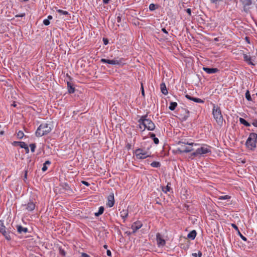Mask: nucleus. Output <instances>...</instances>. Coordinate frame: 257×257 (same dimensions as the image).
Returning a JSON list of instances; mask_svg holds the SVG:
<instances>
[{
    "label": "nucleus",
    "instance_id": "a19ab883",
    "mask_svg": "<svg viewBox=\"0 0 257 257\" xmlns=\"http://www.w3.org/2000/svg\"><path fill=\"white\" fill-rule=\"evenodd\" d=\"M141 92H142V95L143 96H145V92H144V87H143L142 83L141 84Z\"/></svg>",
    "mask_w": 257,
    "mask_h": 257
},
{
    "label": "nucleus",
    "instance_id": "f704fd0d",
    "mask_svg": "<svg viewBox=\"0 0 257 257\" xmlns=\"http://www.w3.org/2000/svg\"><path fill=\"white\" fill-rule=\"evenodd\" d=\"M24 136V134L22 131H20L17 134V137L19 139H22Z\"/></svg>",
    "mask_w": 257,
    "mask_h": 257
},
{
    "label": "nucleus",
    "instance_id": "37998d69",
    "mask_svg": "<svg viewBox=\"0 0 257 257\" xmlns=\"http://www.w3.org/2000/svg\"><path fill=\"white\" fill-rule=\"evenodd\" d=\"M153 140L155 144H158L159 142V139L157 138H154Z\"/></svg>",
    "mask_w": 257,
    "mask_h": 257
},
{
    "label": "nucleus",
    "instance_id": "c9c22d12",
    "mask_svg": "<svg viewBox=\"0 0 257 257\" xmlns=\"http://www.w3.org/2000/svg\"><path fill=\"white\" fill-rule=\"evenodd\" d=\"M149 9L150 11H154L156 9V6L154 4H151L149 6Z\"/></svg>",
    "mask_w": 257,
    "mask_h": 257
},
{
    "label": "nucleus",
    "instance_id": "774afa93",
    "mask_svg": "<svg viewBox=\"0 0 257 257\" xmlns=\"http://www.w3.org/2000/svg\"><path fill=\"white\" fill-rule=\"evenodd\" d=\"M256 95H257V93H256Z\"/></svg>",
    "mask_w": 257,
    "mask_h": 257
},
{
    "label": "nucleus",
    "instance_id": "f3484780",
    "mask_svg": "<svg viewBox=\"0 0 257 257\" xmlns=\"http://www.w3.org/2000/svg\"><path fill=\"white\" fill-rule=\"evenodd\" d=\"M17 231L20 233H26L28 232L27 228L24 227L21 225L17 226Z\"/></svg>",
    "mask_w": 257,
    "mask_h": 257
},
{
    "label": "nucleus",
    "instance_id": "cd10ccee",
    "mask_svg": "<svg viewBox=\"0 0 257 257\" xmlns=\"http://www.w3.org/2000/svg\"><path fill=\"white\" fill-rule=\"evenodd\" d=\"M50 164V162L49 161H47L45 162V163L43 164V166L42 167V171H45L47 170V165Z\"/></svg>",
    "mask_w": 257,
    "mask_h": 257
},
{
    "label": "nucleus",
    "instance_id": "9d476101",
    "mask_svg": "<svg viewBox=\"0 0 257 257\" xmlns=\"http://www.w3.org/2000/svg\"><path fill=\"white\" fill-rule=\"evenodd\" d=\"M0 232L2 233L7 240H10L11 239L10 233L12 232V231L10 227L7 228L6 229Z\"/></svg>",
    "mask_w": 257,
    "mask_h": 257
},
{
    "label": "nucleus",
    "instance_id": "e433bc0d",
    "mask_svg": "<svg viewBox=\"0 0 257 257\" xmlns=\"http://www.w3.org/2000/svg\"><path fill=\"white\" fill-rule=\"evenodd\" d=\"M192 256L193 257H201L202 256V253L200 251H198V253H193Z\"/></svg>",
    "mask_w": 257,
    "mask_h": 257
},
{
    "label": "nucleus",
    "instance_id": "a211bd4d",
    "mask_svg": "<svg viewBox=\"0 0 257 257\" xmlns=\"http://www.w3.org/2000/svg\"><path fill=\"white\" fill-rule=\"evenodd\" d=\"M160 88L161 92L163 94L165 95H167L168 94V90L167 89L166 85L164 83H162L161 84Z\"/></svg>",
    "mask_w": 257,
    "mask_h": 257
},
{
    "label": "nucleus",
    "instance_id": "864d4df0",
    "mask_svg": "<svg viewBox=\"0 0 257 257\" xmlns=\"http://www.w3.org/2000/svg\"><path fill=\"white\" fill-rule=\"evenodd\" d=\"M25 149L26 150V153H28L29 152V148H28V146H26V148H25Z\"/></svg>",
    "mask_w": 257,
    "mask_h": 257
},
{
    "label": "nucleus",
    "instance_id": "20e7f679",
    "mask_svg": "<svg viewBox=\"0 0 257 257\" xmlns=\"http://www.w3.org/2000/svg\"><path fill=\"white\" fill-rule=\"evenodd\" d=\"M179 145V147L178 148V151L181 153H188L193 150L194 149L193 148V146H197V144H194L193 143H187L185 142H179L178 143Z\"/></svg>",
    "mask_w": 257,
    "mask_h": 257
},
{
    "label": "nucleus",
    "instance_id": "c03bdc74",
    "mask_svg": "<svg viewBox=\"0 0 257 257\" xmlns=\"http://www.w3.org/2000/svg\"><path fill=\"white\" fill-rule=\"evenodd\" d=\"M231 225H232V227H233V228H234L236 230H237V231H239V230H238V228L237 226L235 224H231Z\"/></svg>",
    "mask_w": 257,
    "mask_h": 257
},
{
    "label": "nucleus",
    "instance_id": "a18cd8bd",
    "mask_svg": "<svg viewBox=\"0 0 257 257\" xmlns=\"http://www.w3.org/2000/svg\"><path fill=\"white\" fill-rule=\"evenodd\" d=\"M81 257H90L87 254L85 253H82Z\"/></svg>",
    "mask_w": 257,
    "mask_h": 257
},
{
    "label": "nucleus",
    "instance_id": "09e8293b",
    "mask_svg": "<svg viewBox=\"0 0 257 257\" xmlns=\"http://www.w3.org/2000/svg\"><path fill=\"white\" fill-rule=\"evenodd\" d=\"M60 252L63 255H65V252L64 250L63 249H60Z\"/></svg>",
    "mask_w": 257,
    "mask_h": 257
},
{
    "label": "nucleus",
    "instance_id": "5fc2aeb1",
    "mask_svg": "<svg viewBox=\"0 0 257 257\" xmlns=\"http://www.w3.org/2000/svg\"><path fill=\"white\" fill-rule=\"evenodd\" d=\"M211 2L212 3H217V2H219L220 1V0H210Z\"/></svg>",
    "mask_w": 257,
    "mask_h": 257
},
{
    "label": "nucleus",
    "instance_id": "69168bd1",
    "mask_svg": "<svg viewBox=\"0 0 257 257\" xmlns=\"http://www.w3.org/2000/svg\"><path fill=\"white\" fill-rule=\"evenodd\" d=\"M4 131H1V132H0V134H1V135H3L4 134Z\"/></svg>",
    "mask_w": 257,
    "mask_h": 257
},
{
    "label": "nucleus",
    "instance_id": "b1692460",
    "mask_svg": "<svg viewBox=\"0 0 257 257\" xmlns=\"http://www.w3.org/2000/svg\"><path fill=\"white\" fill-rule=\"evenodd\" d=\"M68 92L70 93H73L74 92V88L71 85V83L67 82Z\"/></svg>",
    "mask_w": 257,
    "mask_h": 257
},
{
    "label": "nucleus",
    "instance_id": "6ab92c4d",
    "mask_svg": "<svg viewBox=\"0 0 257 257\" xmlns=\"http://www.w3.org/2000/svg\"><path fill=\"white\" fill-rule=\"evenodd\" d=\"M26 206V209H27L28 211H32L35 208V204L33 202H29L27 205H25Z\"/></svg>",
    "mask_w": 257,
    "mask_h": 257
},
{
    "label": "nucleus",
    "instance_id": "a878e982",
    "mask_svg": "<svg viewBox=\"0 0 257 257\" xmlns=\"http://www.w3.org/2000/svg\"><path fill=\"white\" fill-rule=\"evenodd\" d=\"M104 211V208L102 206H101L99 208L98 211L97 212L95 213V216H98L99 215H101L103 213Z\"/></svg>",
    "mask_w": 257,
    "mask_h": 257
},
{
    "label": "nucleus",
    "instance_id": "13d9d810",
    "mask_svg": "<svg viewBox=\"0 0 257 257\" xmlns=\"http://www.w3.org/2000/svg\"><path fill=\"white\" fill-rule=\"evenodd\" d=\"M109 1V0H103V2L105 4L108 3Z\"/></svg>",
    "mask_w": 257,
    "mask_h": 257
},
{
    "label": "nucleus",
    "instance_id": "7ed1b4c3",
    "mask_svg": "<svg viewBox=\"0 0 257 257\" xmlns=\"http://www.w3.org/2000/svg\"><path fill=\"white\" fill-rule=\"evenodd\" d=\"M210 147L206 145H203L200 147L198 148L195 152L192 153L191 157H195L199 156H204L207 154L211 153Z\"/></svg>",
    "mask_w": 257,
    "mask_h": 257
},
{
    "label": "nucleus",
    "instance_id": "680f3d73",
    "mask_svg": "<svg viewBox=\"0 0 257 257\" xmlns=\"http://www.w3.org/2000/svg\"><path fill=\"white\" fill-rule=\"evenodd\" d=\"M48 19V20H49L52 19V16H49L48 17V19Z\"/></svg>",
    "mask_w": 257,
    "mask_h": 257
},
{
    "label": "nucleus",
    "instance_id": "bb28decb",
    "mask_svg": "<svg viewBox=\"0 0 257 257\" xmlns=\"http://www.w3.org/2000/svg\"><path fill=\"white\" fill-rule=\"evenodd\" d=\"M230 198V196L228 195L220 196L218 197L219 200H228Z\"/></svg>",
    "mask_w": 257,
    "mask_h": 257
},
{
    "label": "nucleus",
    "instance_id": "de8ad7c7",
    "mask_svg": "<svg viewBox=\"0 0 257 257\" xmlns=\"http://www.w3.org/2000/svg\"><path fill=\"white\" fill-rule=\"evenodd\" d=\"M81 182L82 184H84L85 185H86L87 186H88L89 185V183L86 181H82Z\"/></svg>",
    "mask_w": 257,
    "mask_h": 257
},
{
    "label": "nucleus",
    "instance_id": "6e6d98bb",
    "mask_svg": "<svg viewBox=\"0 0 257 257\" xmlns=\"http://www.w3.org/2000/svg\"><path fill=\"white\" fill-rule=\"evenodd\" d=\"M162 31L164 33H166V34H168V32L166 31V30L165 28H163V29H162Z\"/></svg>",
    "mask_w": 257,
    "mask_h": 257
},
{
    "label": "nucleus",
    "instance_id": "4c0bfd02",
    "mask_svg": "<svg viewBox=\"0 0 257 257\" xmlns=\"http://www.w3.org/2000/svg\"><path fill=\"white\" fill-rule=\"evenodd\" d=\"M30 147L31 148V150L32 152H34L35 149L36 148V145L35 144H31L30 145Z\"/></svg>",
    "mask_w": 257,
    "mask_h": 257
},
{
    "label": "nucleus",
    "instance_id": "ea45409f",
    "mask_svg": "<svg viewBox=\"0 0 257 257\" xmlns=\"http://www.w3.org/2000/svg\"><path fill=\"white\" fill-rule=\"evenodd\" d=\"M238 234L239 235V236H240V237L242 238V240H244V241H246V238L245 237H244V236H243L241 233L239 231H238Z\"/></svg>",
    "mask_w": 257,
    "mask_h": 257
},
{
    "label": "nucleus",
    "instance_id": "2eb2a0df",
    "mask_svg": "<svg viewBox=\"0 0 257 257\" xmlns=\"http://www.w3.org/2000/svg\"><path fill=\"white\" fill-rule=\"evenodd\" d=\"M185 97L189 99V100H192L195 102H197V103H204V101L200 98H195V97H191V96L188 95V94H186L185 95Z\"/></svg>",
    "mask_w": 257,
    "mask_h": 257
},
{
    "label": "nucleus",
    "instance_id": "4468645a",
    "mask_svg": "<svg viewBox=\"0 0 257 257\" xmlns=\"http://www.w3.org/2000/svg\"><path fill=\"white\" fill-rule=\"evenodd\" d=\"M203 70L208 74L215 73L218 71V69L216 68L203 67Z\"/></svg>",
    "mask_w": 257,
    "mask_h": 257
},
{
    "label": "nucleus",
    "instance_id": "ddd939ff",
    "mask_svg": "<svg viewBox=\"0 0 257 257\" xmlns=\"http://www.w3.org/2000/svg\"><path fill=\"white\" fill-rule=\"evenodd\" d=\"M156 239L159 246H164L165 244V240L163 238L162 235L159 233L156 235Z\"/></svg>",
    "mask_w": 257,
    "mask_h": 257
},
{
    "label": "nucleus",
    "instance_id": "1a4fd4ad",
    "mask_svg": "<svg viewBox=\"0 0 257 257\" xmlns=\"http://www.w3.org/2000/svg\"><path fill=\"white\" fill-rule=\"evenodd\" d=\"M179 115L180 119H181L182 121H185L189 116V111L187 109L182 108L180 110V113Z\"/></svg>",
    "mask_w": 257,
    "mask_h": 257
},
{
    "label": "nucleus",
    "instance_id": "79ce46f5",
    "mask_svg": "<svg viewBox=\"0 0 257 257\" xmlns=\"http://www.w3.org/2000/svg\"><path fill=\"white\" fill-rule=\"evenodd\" d=\"M252 124L253 126L257 127V119H254L252 122Z\"/></svg>",
    "mask_w": 257,
    "mask_h": 257
},
{
    "label": "nucleus",
    "instance_id": "49530a36",
    "mask_svg": "<svg viewBox=\"0 0 257 257\" xmlns=\"http://www.w3.org/2000/svg\"><path fill=\"white\" fill-rule=\"evenodd\" d=\"M186 12L189 16L191 15V10L190 9H187Z\"/></svg>",
    "mask_w": 257,
    "mask_h": 257
},
{
    "label": "nucleus",
    "instance_id": "39448f33",
    "mask_svg": "<svg viewBox=\"0 0 257 257\" xmlns=\"http://www.w3.org/2000/svg\"><path fill=\"white\" fill-rule=\"evenodd\" d=\"M212 113L217 123L221 125L223 123V118L220 109L218 106L214 105L213 107Z\"/></svg>",
    "mask_w": 257,
    "mask_h": 257
},
{
    "label": "nucleus",
    "instance_id": "052dcab7",
    "mask_svg": "<svg viewBox=\"0 0 257 257\" xmlns=\"http://www.w3.org/2000/svg\"><path fill=\"white\" fill-rule=\"evenodd\" d=\"M25 15V14H21V15H20L17 16V17H24Z\"/></svg>",
    "mask_w": 257,
    "mask_h": 257
},
{
    "label": "nucleus",
    "instance_id": "5701e85b",
    "mask_svg": "<svg viewBox=\"0 0 257 257\" xmlns=\"http://www.w3.org/2000/svg\"><path fill=\"white\" fill-rule=\"evenodd\" d=\"M177 106V103L176 102H171L170 103V106H169V108L171 110H174L176 106Z\"/></svg>",
    "mask_w": 257,
    "mask_h": 257
},
{
    "label": "nucleus",
    "instance_id": "338daca9",
    "mask_svg": "<svg viewBox=\"0 0 257 257\" xmlns=\"http://www.w3.org/2000/svg\"><path fill=\"white\" fill-rule=\"evenodd\" d=\"M103 247H104L105 248H107V245H104Z\"/></svg>",
    "mask_w": 257,
    "mask_h": 257
},
{
    "label": "nucleus",
    "instance_id": "2f4dec72",
    "mask_svg": "<svg viewBox=\"0 0 257 257\" xmlns=\"http://www.w3.org/2000/svg\"><path fill=\"white\" fill-rule=\"evenodd\" d=\"M57 12L60 14V15H67L68 14V12L65 11H63L62 10H57Z\"/></svg>",
    "mask_w": 257,
    "mask_h": 257
},
{
    "label": "nucleus",
    "instance_id": "0e129e2a",
    "mask_svg": "<svg viewBox=\"0 0 257 257\" xmlns=\"http://www.w3.org/2000/svg\"><path fill=\"white\" fill-rule=\"evenodd\" d=\"M17 142H14V144L15 145H19V144L18 143H17Z\"/></svg>",
    "mask_w": 257,
    "mask_h": 257
},
{
    "label": "nucleus",
    "instance_id": "3c124183",
    "mask_svg": "<svg viewBox=\"0 0 257 257\" xmlns=\"http://www.w3.org/2000/svg\"><path fill=\"white\" fill-rule=\"evenodd\" d=\"M104 44L107 45L108 44V40L106 39H103Z\"/></svg>",
    "mask_w": 257,
    "mask_h": 257
},
{
    "label": "nucleus",
    "instance_id": "4be33fe9",
    "mask_svg": "<svg viewBox=\"0 0 257 257\" xmlns=\"http://www.w3.org/2000/svg\"><path fill=\"white\" fill-rule=\"evenodd\" d=\"M244 7L248 6L251 4V0H240Z\"/></svg>",
    "mask_w": 257,
    "mask_h": 257
},
{
    "label": "nucleus",
    "instance_id": "f257e3e1",
    "mask_svg": "<svg viewBox=\"0 0 257 257\" xmlns=\"http://www.w3.org/2000/svg\"><path fill=\"white\" fill-rule=\"evenodd\" d=\"M139 122L140 128H142L143 127L144 130L147 128L149 131H153L155 128V124L151 120L147 118V116H142Z\"/></svg>",
    "mask_w": 257,
    "mask_h": 257
},
{
    "label": "nucleus",
    "instance_id": "473e14b6",
    "mask_svg": "<svg viewBox=\"0 0 257 257\" xmlns=\"http://www.w3.org/2000/svg\"><path fill=\"white\" fill-rule=\"evenodd\" d=\"M17 143L19 144V146L22 148H26V146H27V144L23 142H17Z\"/></svg>",
    "mask_w": 257,
    "mask_h": 257
},
{
    "label": "nucleus",
    "instance_id": "72a5a7b5",
    "mask_svg": "<svg viewBox=\"0 0 257 257\" xmlns=\"http://www.w3.org/2000/svg\"><path fill=\"white\" fill-rule=\"evenodd\" d=\"M245 97L247 100H248V101L251 100V96H250L249 92L248 90L245 93Z\"/></svg>",
    "mask_w": 257,
    "mask_h": 257
},
{
    "label": "nucleus",
    "instance_id": "423d86ee",
    "mask_svg": "<svg viewBox=\"0 0 257 257\" xmlns=\"http://www.w3.org/2000/svg\"><path fill=\"white\" fill-rule=\"evenodd\" d=\"M257 135L255 133H251L246 142V147L250 150L256 147V140Z\"/></svg>",
    "mask_w": 257,
    "mask_h": 257
},
{
    "label": "nucleus",
    "instance_id": "0eeeda50",
    "mask_svg": "<svg viewBox=\"0 0 257 257\" xmlns=\"http://www.w3.org/2000/svg\"><path fill=\"white\" fill-rule=\"evenodd\" d=\"M135 153L138 159H144L150 156V154L148 151L142 149H137Z\"/></svg>",
    "mask_w": 257,
    "mask_h": 257
},
{
    "label": "nucleus",
    "instance_id": "58836bf2",
    "mask_svg": "<svg viewBox=\"0 0 257 257\" xmlns=\"http://www.w3.org/2000/svg\"><path fill=\"white\" fill-rule=\"evenodd\" d=\"M43 24L45 25V26H48L49 24H50V21L48 19H45L43 21Z\"/></svg>",
    "mask_w": 257,
    "mask_h": 257
},
{
    "label": "nucleus",
    "instance_id": "c85d7f7f",
    "mask_svg": "<svg viewBox=\"0 0 257 257\" xmlns=\"http://www.w3.org/2000/svg\"><path fill=\"white\" fill-rule=\"evenodd\" d=\"M6 227L4 225V221L3 220H0V232L6 229Z\"/></svg>",
    "mask_w": 257,
    "mask_h": 257
},
{
    "label": "nucleus",
    "instance_id": "f03ea898",
    "mask_svg": "<svg viewBox=\"0 0 257 257\" xmlns=\"http://www.w3.org/2000/svg\"><path fill=\"white\" fill-rule=\"evenodd\" d=\"M52 130L50 124L42 123L37 128L36 132V135L38 137H40L47 135Z\"/></svg>",
    "mask_w": 257,
    "mask_h": 257
},
{
    "label": "nucleus",
    "instance_id": "4d7b16f0",
    "mask_svg": "<svg viewBox=\"0 0 257 257\" xmlns=\"http://www.w3.org/2000/svg\"><path fill=\"white\" fill-rule=\"evenodd\" d=\"M245 40L247 42V43H248V44L250 43L249 38L248 37H245Z\"/></svg>",
    "mask_w": 257,
    "mask_h": 257
},
{
    "label": "nucleus",
    "instance_id": "aec40b11",
    "mask_svg": "<svg viewBox=\"0 0 257 257\" xmlns=\"http://www.w3.org/2000/svg\"><path fill=\"white\" fill-rule=\"evenodd\" d=\"M196 235V232L195 230H193L191 231L190 233H188L187 237L188 238L193 240Z\"/></svg>",
    "mask_w": 257,
    "mask_h": 257
},
{
    "label": "nucleus",
    "instance_id": "393cba45",
    "mask_svg": "<svg viewBox=\"0 0 257 257\" xmlns=\"http://www.w3.org/2000/svg\"><path fill=\"white\" fill-rule=\"evenodd\" d=\"M239 122L241 123L244 124L246 126H249L250 125V123H248L247 121H246L243 118H239Z\"/></svg>",
    "mask_w": 257,
    "mask_h": 257
},
{
    "label": "nucleus",
    "instance_id": "e2e57ef3",
    "mask_svg": "<svg viewBox=\"0 0 257 257\" xmlns=\"http://www.w3.org/2000/svg\"><path fill=\"white\" fill-rule=\"evenodd\" d=\"M27 172L26 171L25 176H24V179H27Z\"/></svg>",
    "mask_w": 257,
    "mask_h": 257
},
{
    "label": "nucleus",
    "instance_id": "bf43d9fd",
    "mask_svg": "<svg viewBox=\"0 0 257 257\" xmlns=\"http://www.w3.org/2000/svg\"><path fill=\"white\" fill-rule=\"evenodd\" d=\"M117 22H118V23L120 21V17H119V16H118V17H117Z\"/></svg>",
    "mask_w": 257,
    "mask_h": 257
},
{
    "label": "nucleus",
    "instance_id": "7c9ffc66",
    "mask_svg": "<svg viewBox=\"0 0 257 257\" xmlns=\"http://www.w3.org/2000/svg\"><path fill=\"white\" fill-rule=\"evenodd\" d=\"M151 165L153 167L158 168V167H159L160 166V163L159 162H158L154 161V162H153L151 164Z\"/></svg>",
    "mask_w": 257,
    "mask_h": 257
},
{
    "label": "nucleus",
    "instance_id": "6e6552de",
    "mask_svg": "<svg viewBox=\"0 0 257 257\" xmlns=\"http://www.w3.org/2000/svg\"><path fill=\"white\" fill-rule=\"evenodd\" d=\"M101 62L104 63H108L112 65H120L122 63L120 60H109L104 58L101 59Z\"/></svg>",
    "mask_w": 257,
    "mask_h": 257
},
{
    "label": "nucleus",
    "instance_id": "c756f323",
    "mask_svg": "<svg viewBox=\"0 0 257 257\" xmlns=\"http://www.w3.org/2000/svg\"><path fill=\"white\" fill-rule=\"evenodd\" d=\"M170 183H168L166 187L163 188V191L165 192V193H167L168 192L170 191V187L169 186Z\"/></svg>",
    "mask_w": 257,
    "mask_h": 257
},
{
    "label": "nucleus",
    "instance_id": "9b49d317",
    "mask_svg": "<svg viewBox=\"0 0 257 257\" xmlns=\"http://www.w3.org/2000/svg\"><path fill=\"white\" fill-rule=\"evenodd\" d=\"M114 203V198L113 193L110 194L107 197V206L111 207L113 206Z\"/></svg>",
    "mask_w": 257,
    "mask_h": 257
},
{
    "label": "nucleus",
    "instance_id": "8fccbe9b",
    "mask_svg": "<svg viewBox=\"0 0 257 257\" xmlns=\"http://www.w3.org/2000/svg\"><path fill=\"white\" fill-rule=\"evenodd\" d=\"M106 254L108 256H110L111 255V251L110 250H107L106 251Z\"/></svg>",
    "mask_w": 257,
    "mask_h": 257
},
{
    "label": "nucleus",
    "instance_id": "dca6fc26",
    "mask_svg": "<svg viewBox=\"0 0 257 257\" xmlns=\"http://www.w3.org/2000/svg\"><path fill=\"white\" fill-rule=\"evenodd\" d=\"M243 58L244 61H246L248 64L254 65V64L251 62V57L249 55L244 54H243Z\"/></svg>",
    "mask_w": 257,
    "mask_h": 257
},
{
    "label": "nucleus",
    "instance_id": "603ef678",
    "mask_svg": "<svg viewBox=\"0 0 257 257\" xmlns=\"http://www.w3.org/2000/svg\"><path fill=\"white\" fill-rule=\"evenodd\" d=\"M150 136H151V138H153V139L154 138H156L155 135L153 133H150Z\"/></svg>",
    "mask_w": 257,
    "mask_h": 257
},
{
    "label": "nucleus",
    "instance_id": "412c9836",
    "mask_svg": "<svg viewBox=\"0 0 257 257\" xmlns=\"http://www.w3.org/2000/svg\"><path fill=\"white\" fill-rule=\"evenodd\" d=\"M120 216L123 219H125L128 215V211L127 210H122L120 212Z\"/></svg>",
    "mask_w": 257,
    "mask_h": 257
},
{
    "label": "nucleus",
    "instance_id": "f8f14e48",
    "mask_svg": "<svg viewBox=\"0 0 257 257\" xmlns=\"http://www.w3.org/2000/svg\"><path fill=\"white\" fill-rule=\"evenodd\" d=\"M143 224L140 221H136L134 222L132 225V229L133 230V232H136L138 229L141 228Z\"/></svg>",
    "mask_w": 257,
    "mask_h": 257
}]
</instances>
